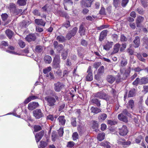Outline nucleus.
<instances>
[{
	"instance_id": "f257e3e1",
	"label": "nucleus",
	"mask_w": 148,
	"mask_h": 148,
	"mask_svg": "<svg viewBox=\"0 0 148 148\" xmlns=\"http://www.w3.org/2000/svg\"><path fill=\"white\" fill-rule=\"evenodd\" d=\"M94 97L108 101L109 100L110 97L102 91L98 92L94 94Z\"/></svg>"
},
{
	"instance_id": "f03ea898",
	"label": "nucleus",
	"mask_w": 148,
	"mask_h": 148,
	"mask_svg": "<svg viewBox=\"0 0 148 148\" xmlns=\"http://www.w3.org/2000/svg\"><path fill=\"white\" fill-rule=\"evenodd\" d=\"M60 62L59 55H56L54 58L52 62V66L56 69H59L60 68Z\"/></svg>"
},
{
	"instance_id": "7ed1b4c3",
	"label": "nucleus",
	"mask_w": 148,
	"mask_h": 148,
	"mask_svg": "<svg viewBox=\"0 0 148 148\" xmlns=\"http://www.w3.org/2000/svg\"><path fill=\"white\" fill-rule=\"evenodd\" d=\"M45 99L47 101V105L49 106L52 107L56 105V100L53 97L51 96H48L46 97Z\"/></svg>"
},
{
	"instance_id": "20e7f679",
	"label": "nucleus",
	"mask_w": 148,
	"mask_h": 148,
	"mask_svg": "<svg viewBox=\"0 0 148 148\" xmlns=\"http://www.w3.org/2000/svg\"><path fill=\"white\" fill-rule=\"evenodd\" d=\"M78 28L77 27H75L72 30L70 31L67 34L66 38L68 40H69L73 36H74L77 32Z\"/></svg>"
},
{
	"instance_id": "39448f33",
	"label": "nucleus",
	"mask_w": 148,
	"mask_h": 148,
	"mask_svg": "<svg viewBox=\"0 0 148 148\" xmlns=\"http://www.w3.org/2000/svg\"><path fill=\"white\" fill-rule=\"evenodd\" d=\"M34 116L36 119H39L44 116L43 113L40 109H36L33 111Z\"/></svg>"
},
{
	"instance_id": "423d86ee",
	"label": "nucleus",
	"mask_w": 148,
	"mask_h": 148,
	"mask_svg": "<svg viewBox=\"0 0 148 148\" xmlns=\"http://www.w3.org/2000/svg\"><path fill=\"white\" fill-rule=\"evenodd\" d=\"M87 75L86 77V80L87 81H91L93 80V76L91 70V67L89 66L87 71Z\"/></svg>"
},
{
	"instance_id": "0eeeda50",
	"label": "nucleus",
	"mask_w": 148,
	"mask_h": 148,
	"mask_svg": "<svg viewBox=\"0 0 148 148\" xmlns=\"http://www.w3.org/2000/svg\"><path fill=\"white\" fill-rule=\"evenodd\" d=\"M119 133L122 136L126 135L128 132L127 127L125 125H123L119 129Z\"/></svg>"
},
{
	"instance_id": "6e6552de",
	"label": "nucleus",
	"mask_w": 148,
	"mask_h": 148,
	"mask_svg": "<svg viewBox=\"0 0 148 148\" xmlns=\"http://www.w3.org/2000/svg\"><path fill=\"white\" fill-rule=\"evenodd\" d=\"M54 90L57 92H59L64 87V85L62 83L58 82L54 84Z\"/></svg>"
},
{
	"instance_id": "1a4fd4ad",
	"label": "nucleus",
	"mask_w": 148,
	"mask_h": 148,
	"mask_svg": "<svg viewBox=\"0 0 148 148\" xmlns=\"http://www.w3.org/2000/svg\"><path fill=\"white\" fill-rule=\"evenodd\" d=\"M53 12H54L55 14L57 15H59L62 16L66 18H68V15L67 13L64 12H62L60 10H53Z\"/></svg>"
},
{
	"instance_id": "9d476101",
	"label": "nucleus",
	"mask_w": 148,
	"mask_h": 148,
	"mask_svg": "<svg viewBox=\"0 0 148 148\" xmlns=\"http://www.w3.org/2000/svg\"><path fill=\"white\" fill-rule=\"evenodd\" d=\"M25 39L26 41L30 42L35 41L36 39V36L34 34H30L27 36Z\"/></svg>"
},
{
	"instance_id": "9b49d317",
	"label": "nucleus",
	"mask_w": 148,
	"mask_h": 148,
	"mask_svg": "<svg viewBox=\"0 0 148 148\" xmlns=\"http://www.w3.org/2000/svg\"><path fill=\"white\" fill-rule=\"evenodd\" d=\"M44 134V131L42 130L36 134L35 135V138L37 143H38L40 141L43 136Z\"/></svg>"
},
{
	"instance_id": "f8f14e48",
	"label": "nucleus",
	"mask_w": 148,
	"mask_h": 148,
	"mask_svg": "<svg viewBox=\"0 0 148 148\" xmlns=\"http://www.w3.org/2000/svg\"><path fill=\"white\" fill-rule=\"evenodd\" d=\"M39 105L38 102H31L28 104V108L29 110H32L38 107Z\"/></svg>"
},
{
	"instance_id": "ddd939ff",
	"label": "nucleus",
	"mask_w": 148,
	"mask_h": 148,
	"mask_svg": "<svg viewBox=\"0 0 148 148\" xmlns=\"http://www.w3.org/2000/svg\"><path fill=\"white\" fill-rule=\"evenodd\" d=\"M53 45L55 48L56 49L57 51L60 52L63 49V46L62 45L58 44L57 41H55L54 42Z\"/></svg>"
},
{
	"instance_id": "4468645a",
	"label": "nucleus",
	"mask_w": 148,
	"mask_h": 148,
	"mask_svg": "<svg viewBox=\"0 0 148 148\" xmlns=\"http://www.w3.org/2000/svg\"><path fill=\"white\" fill-rule=\"evenodd\" d=\"M91 104L94 105H96L97 107H99L101 106V101L97 98H94L90 100Z\"/></svg>"
},
{
	"instance_id": "2eb2a0df",
	"label": "nucleus",
	"mask_w": 148,
	"mask_h": 148,
	"mask_svg": "<svg viewBox=\"0 0 148 148\" xmlns=\"http://www.w3.org/2000/svg\"><path fill=\"white\" fill-rule=\"evenodd\" d=\"M115 80V77L112 75H108L106 76V80L110 84H112Z\"/></svg>"
},
{
	"instance_id": "dca6fc26",
	"label": "nucleus",
	"mask_w": 148,
	"mask_h": 148,
	"mask_svg": "<svg viewBox=\"0 0 148 148\" xmlns=\"http://www.w3.org/2000/svg\"><path fill=\"white\" fill-rule=\"evenodd\" d=\"M92 1V0H84L82 1V3L84 7H89L91 6Z\"/></svg>"
},
{
	"instance_id": "f3484780",
	"label": "nucleus",
	"mask_w": 148,
	"mask_h": 148,
	"mask_svg": "<svg viewBox=\"0 0 148 148\" xmlns=\"http://www.w3.org/2000/svg\"><path fill=\"white\" fill-rule=\"evenodd\" d=\"M118 118L120 121L125 122H127L128 121L127 117L122 113L118 114Z\"/></svg>"
},
{
	"instance_id": "a211bd4d",
	"label": "nucleus",
	"mask_w": 148,
	"mask_h": 148,
	"mask_svg": "<svg viewBox=\"0 0 148 148\" xmlns=\"http://www.w3.org/2000/svg\"><path fill=\"white\" fill-rule=\"evenodd\" d=\"M108 31L107 30H104L102 31L100 33L99 40L100 41L103 40L106 36Z\"/></svg>"
},
{
	"instance_id": "6ab92c4d",
	"label": "nucleus",
	"mask_w": 148,
	"mask_h": 148,
	"mask_svg": "<svg viewBox=\"0 0 148 148\" xmlns=\"http://www.w3.org/2000/svg\"><path fill=\"white\" fill-rule=\"evenodd\" d=\"M86 29L83 24L80 25L78 31L81 36H84L85 35Z\"/></svg>"
},
{
	"instance_id": "aec40b11",
	"label": "nucleus",
	"mask_w": 148,
	"mask_h": 148,
	"mask_svg": "<svg viewBox=\"0 0 148 148\" xmlns=\"http://www.w3.org/2000/svg\"><path fill=\"white\" fill-rule=\"evenodd\" d=\"M144 20V18L140 16H138L136 20V23L137 27H140V24Z\"/></svg>"
},
{
	"instance_id": "412c9836",
	"label": "nucleus",
	"mask_w": 148,
	"mask_h": 148,
	"mask_svg": "<svg viewBox=\"0 0 148 148\" xmlns=\"http://www.w3.org/2000/svg\"><path fill=\"white\" fill-rule=\"evenodd\" d=\"M65 117L64 116H60L58 118L60 125H65L66 122V120L65 119Z\"/></svg>"
},
{
	"instance_id": "4be33fe9",
	"label": "nucleus",
	"mask_w": 148,
	"mask_h": 148,
	"mask_svg": "<svg viewBox=\"0 0 148 148\" xmlns=\"http://www.w3.org/2000/svg\"><path fill=\"white\" fill-rule=\"evenodd\" d=\"M133 42L135 45L134 46L135 48H136L139 47L140 42L139 37L138 36H136Z\"/></svg>"
},
{
	"instance_id": "5701e85b",
	"label": "nucleus",
	"mask_w": 148,
	"mask_h": 148,
	"mask_svg": "<svg viewBox=\"0 0 148 148\" xmlns=\"http://www.w3.org/2000/svg\"><path fill=\"white\" fill-rule=\"evenodd\" d=\"M34 21L35 23L38 25H41L44 26L45 24V22L42 19H36Z\"/></svg>"
},
{
	"instance_id": "b1692460",
	"label": "nucleus",
	"mask_w": 148,
	"mask_h": 148,
	"mask_svg": "<svg viewBox=\"0 0 148 148\" xmlns=\"http://www.w3.org/2000/svg\"><path fill=\"white\" fill-rule=\"evenodd\" d=\"M91 112L92 113L97 114L101 112V109L96 107L92 106L91 108Z\"/></svg>"
},
{
	"instance_id": "393cba45",
	"label": "nucleus",
	"mask_w": 148,
	"mask_h": 148,
	"mask_svg": "<svg viewBox=\"0 0 148 148\" xmlns=\"http://www.w3.org/2000/svg\"><path fill=\"white\" fill-rule=\"evenodd\" d=\"M113 43V42H108L105 45L103 46V49L106 50H109L112 47Z\"/></svg>"
},
{
	"instance_id": "a878e982",
	"label": "nucleus",
	"mask_w": 148,
	"mask_h": 148,
	"mask_svg": "<svg viewBox=\"0 0 148 148\" xmlns=\"http://www.w3.org/2000/svg\"><path fill=\"white\" fill-rule=\"evenodd\" d=\"M134 106V103L133 100H130L129 101L127 106L128 108H131L132 110L133 109V108Z\"/></svg>"
},
{
	"instance_id": "bb28decb",
	"label": "nucleus",
	"mask_w": 148,
	"mask_h": 148,
	"mask_svg": "<svg viewBox=\"0 0 148 148\" xmlns=\"http://www.w3.org/2000/svg\"><path fill=\"white\" fill-rule=\"evenodd\" d=\"M44 61L46 64H50L52 61L51 57L48 55L45 56L44 58Z\"/></svg>"
},
{
	"instance_id": "cd10ccee",
	"label": "nucleus",
	"mask_w": 148,
	"mask_h": 148,
	"mask_svg": "<svg viewBox=\"0 0 148 148\" xmlns=\"http://www.w3.org/2000/svg\"><path fill=\"white\" fill-rule=\"evenodd\" d=\"M120 46L121 45L119 43L115 44L114 47L113 53H117L119 51Z\"/></svg>"
},
{
	"instance_id": "c85d7f7f",
	"label": "nucleus",
	"mask_w": 148,
	"mask_h": 148,
	"mask_svg": "<svg viewBox=\"0 0 148 148\" xmlns=\"http://www.w3.org/2000/svg\"><path fill=\"white\" fill-rule=\"evenodd\" d=\"M5 32L8 38L10 39L11 38L13 34V32L10 29H8L5 31Z\"/></svg>"
},
{
	"instance_id": "c756f323",
	"label": "nucleus",
	"mask_w": 148,
	"mask_h": 148,
	"mask_svg": "<svg viewBox=\"0 0 148 148\" xmlns=\"http://www.w3.org/2000/svg\"><path fill=\"white\" fill-rule=\"evenodd\" d=\"M136 90L134 88L131 89L129 92L128 97H133L135 95Z\"/></svg>"
},
{
	"instance_id": "7c9ffc66",
	"label": "nucleus",
	"mask_w": 148,
	"mask_h": 148,
	"mask_svg": "<svg viewBox=\"0 0 148 148\" xmlns=\"http://www.w3.org/2000/svg\"><path fill=\"white\" fill-rule=\"evenodd\" d=\"M35 51L36 52L38 53H42L43 52L42 47L41 45H37L35 47Z\"/></svg>"
},
{
	"instance_id": "2f4dec72",
	"label": "nucleus",
	"mask_w": 148,
	"mask_h": 148,
	"mask_svg": "<svg viewBox=\"0 0 148 148\" xmlns=\"http://www.w3.org/2000/svg\"><path fill=\"white\" fill-rule=\"evenodd\" d=\"M105 135V134L104 133H101L99 134L97 137L98 140L99 141H101L102 140L104 139Z\"/></svg>"
},
{
	"instance_id": "473e14b6",
	"label": "nucleus",
	"mask_w": 148,
	"mask_h": 148,
	"mask_svg": "<svg viewBox=\"0 0 148 148\" xmlns=\"http://www.w3.org/2000/svg\"><path fill=\"white\" fill-rule=\"evenodd\" d=\"M56 39L59 42L62 43L64 42L66 40L65 37L62 35H60L57 36Z\"/></svg>"
},
{
	"instance_id": "72a5a7b5",
	"label": "nucleus",
	"mask_w": 148,
	"mask_h": 148,
	"mask_svg": "<svg viewBox=\"0 0 148 148\" xmlns=\"http://www.w3.org/2000/svg\"><path fill=\"white\" fill-rule=\"evenodd\" d=\"M29 24V22L27 21H23L20 23V26L22 27H26Z\"/></svg>"
},
{
	"instance_id": "f704fd0d",
	"label": "nucleus",
	"mask_w": 148,
	"mask_h": 148,
	"mask_svg": "<svg viewBox=\"0 0 148 148\" xmlns=\"http://www.w3.org/2000/svg\"><path fill=\"white\" fill-rule=\"evenodd\" d=\"M100 145L106 147V148H110V143L107 142H102L100 143Z\"/></svg>"
},
{
	"instance_id": "c9c22d12",
	"label": "nucleus",
	"mask_w": 148,
	"mask_h": 148,
	"mask_svg": "<svg viewBox=\"0 0 148 148\" xmlns=\"http://www.w3.org/2000/svg\"><path fill=\"white\" fill-rule=\"evenodd\" d=\"M140 85L145 84L148 83V79L147 77H143L140 79Z\"/></svg>"
},
{
	"instance_id": "e433bc0d",
	"label": "nucleus",
	"mask_w": 148,
	"mask_h": 148,
	"mask_svg": "<svg viewBox=\"0 0 148 148\" xmlns=\"http://www.w3.org/2000/svg\"><path fill=\"white\" fill-rule=\"evenodd\" d=\"M27 0H18L17 3L19 5L23 6L25 5Z\"/></svg>"
},
{
	"instance_id": "4c0bfd02",
	"label": "nucleus",
	"mask_w": 148,
	"mask_h": 148,
	"mask_svg": "<svg viewBox=\"0 0 148 148\" xmlns=\"http://www.w3.org/2000/svg\"><path fill=\"white\" fill-rule=\"evenodd\" d=\"M47 145V144L46 142L41 141L40 142V144L38 146L39 148H44Z\"/></svg>"
},
{
	"instance_id": "58836bf2",
	"label": "nucleus",
	"mask_w": 148,
	"mask_h": 148,
	"mask_svg": "<svg viewBox=\"0 0 148 148\" xmlns=\"http://www.w3.org/2000/svg\"><path fill=\"white\" fill-rule=\"evenodd\" d=\"M76 144L73 141H70L67 143L66 147L69 148H72L74 147Z\"/></svg>"
},
{
	"instance_id": "ea45409f",
	"label": "nucleus",
	"mask_w": 148,
	"mask_h": 148,
	"mask_svg": "<svg viewBox=\"0 0 148 148\" xmlns=\"http://www.w3.org/2000/svg\"><path fill=\"white\" fill-rule=\"evenodd\" d=\"M132 84L134 86H137L138 84L140 85V79L139 77H137L136 79L132 82Z\"/></svg>"
},
{
	"instance_id": "a19ab883",
	"label": "nucleus",
	"mask_w": 148,
	"mask_h": 148,
	"mask_svg": "<svg viewBox=\"0 0 148 148\" xmlns=\"http://www.w3.org/2000/svg\"><path fill=\"white\" fill-rule=\"evenodd\" d=\"M117 123V121L115 120H108L107 121V124L110 125H115Z\"/></svg>"
},
{
	"instance_id": "79ce46f5",
	"label": "nucleus",
	"mask_w": 148,
	"mask_h": 148,
	"mask_svg": "<svg viewBox=\"0 0 148 148\" xmlns=\"http://www.w3.org/2000/svg\"><path fill=\"white\" fill-rule=\"evenodd\" d=\"M33 128L34 129V132H37L42 129V127L39 125H35Z\"/></svg>"
},
{
	"instance_id": "37998d69",
	"label": "nucleus",
	"mask_w": 148,
	"mask_h": 148,
	"mask_svg": "<svg viewBox=\"0 0 148 148\" xmlns=\"http://www.w3.org/2000/svg\"><path fill=\"white\" fill-rule=\"evenodd\" d=\"M71 123L73 127H76V126L77 122L75 118L73 117L71 118Z\"/></svg>"
},
{
	"instance_id": "c03bdc74",
	"label": "nucleus",
	"mask_w": 148,
	"mask_h": 148,
	"mask_svg": "<svg viewBox=\"0 0 148 148\" xmlns=\"http://www.w3.org/2000/svg\"><path fill=\"white\" fill-rule=\"evenodd\" d=\"M104 71V67L103 66H101L99 69L97 71L98 74H101L103 73Z\"/></svg>"
},
{
	"instance_id": "a18cd8bd",
	"label": "nucleus",
	"mask_w": 148,
	"mask_h": 148,
	"mask_svg": "<svg viewBox=\"0 0 148 148\" xmlns=\"http://www.w3.org/2000/svg\"><path fill=\"white\" fill-rule=\"evenodd\" d=\"M116 82L117 83H119L120 82L122 81V80H123L121 77V75L119 73H118L116 75Z\"/></svg>"
},
{
	"instance_id": "49530a36",
	"label": "nucleus",
	"mask_w": 148,
	"mask_h": 148,
	"mask_svg": "<svg viewBox=\"0 0 148 148\" xmlns=\"http://www.w3.org/2000/svg\"><path fill=\"white\" fill-rule=\"evenodd\" d=\"M127 64V62L126 59L123 58L122 59L120 65L121 66H125Z\"/></svg>"
},
{
	"instance_id": "de8ad7c7",
	"label": "nucleus",
	"mask_w": 148,
	"mask_h": 148,
	"mask_svg": "<svg viewBox=\"0 0 148 148\" xmlns=\"http://www.w3.org/2000/svg\"><path fill=\"white\" fill-rule=\"evenodd\" d=\"M107 117V115L106 114L103 113L101 114L99 116V119L102 121L105 120Z\"/></svg>"
},
{
	"instance_id": "09e8293b",
	"label": "nucleus",
	"mask_w": 148,
	"mask_h": 148,
	"mask_svg": "<svg viewBox=\"0 0 148 148\" xmlns=\"http://www.w3.org/2000/svg\"><path fill=\"white\" fill-rule=\"evenodd\" d=\"M142 139V136L140 135H139L136 138L135 140L136 143H140Z\"/></svg>"
},
{
	"instance_id": "8fccbe9b",
	"label": "nucleus",
	"mask_w": 148,
	"mask_h": 148,
	"mask_svg": "<svg viewBox=\"0 0 148 148\" xmlns=\"http://www.w3.org/2000/svg\"><path fill=\"white\" fill-rule=\"evenodd\" d=\"M8 43L7 42L3 41L1 42L0 44V48H2L3 47V46L5 47L6 46H8Z\"/></svg>"
},
{
	"instance_id": "3c124183",
	"label": "nucleus",
	"mask_w": 148,
	"mask_h": 148,
	"mask_svg": "<svg viewBox=\"0 0 148 148\" xmlns=\"http://www.w3.org/2000/svg\"><path fill=\"white\" fill-rule=\"evenodd\" d=\"M129 0H122L121 5L123 8L125 7L129 2Z\"/></svg>"
},
{
	"instance_id": "603ef678",
	"label": "nucleus",
	"mask_w": 148,
	"mask_h": 148,
	"mask_svg": "<svg viewBox=\"0 0 148 148\" xmlns=\"http://www.w3.org/2000/svg\"><path fill=\"white\" fill-rule=\"evenodd\" d=\"M51 67H48L43 69V72L45 74H47L51 71Z\"/></svg>"
},
{
	"instance_id": "864d4df0",
	"label": "nucleus",
	"mask_w": 148,
	"mask_h": 148,
	"mask_svg": "<svg viewBox=\"0 0 148 148\" xmlns=\"http://www.w3.org/2000/svg\"><path fill=\"white\" fill-rule=\"evenodd\" d=\"M72 138L73 140H75L79 138V135L77 132H75L73 134Z\"/></svg>"
},
{
	"instance_id": "5fc2aeb1",
	"label": "nucleus",
	"mask_w": 148,
	"mask_h": 148,
	"mask_svg": "<svg viewBox=\"0 0 148 148\" xmlns=\"http://www.w3.org/2000/svg\"><path fill=\"white\" fill-rule=\"evenodd\" d=\"M46 76L47 77H49V79L51 80L54 79L55 78L53 74L51 72H50L49 75L48 74H47Z\"/></svg>"
},
{
	"instance_id": "6e6d98bb",
	"label": "nucleus",
	"mask_w": 148,
	"mask_h": 148,
	"mask_svg": "<svg viewBox=\"0 0 148 148\" xmlns=\"http://www.w3.org/2000/svg\"><path fill=\"white\" fill-rule=\"evenodd\" d=\"M53 116L52 114H49L47 116L46 119L47 120H50L51 121H55V119L53 118Z\"/></svg>"
},
{
	"instance_id": "4d7b16f0",
	"label": "nucleus",
	"mask_w": 148,
	"mask_h": 148,
	"mask_svg": "<svg viewBox=\"0 0 148 148\" xmlns=\"http://www.w3.org/2000/svg\"><path fill=\"white\" fill-rule=\"evenodd\" d=\"M69 4L72 5L73 4L72 0H64V4L65 5L67 4Z\"/></svg>"
},
{
	"instance_id": "13d9d810",
	"label": "nucleus",
	"mask_w": 148,
	"mask_h": 148,
	"mask_svg": "<svg viewBox=\"0 0 148 148\" xmlns=\"http://www.w3.org/2000/svg\"><path fill=\"white\" fill-rule=\"evenodd\" d=\"M120 3V0H113V4L115 8L118 6Z\"/></svg>"
},
{
	"instance_id": "bf43d9fd",
	"label": "nucleus",
	"mask_w": 148,
	"mask_h": 148,
	"mask_svg": "<svg viewBox=\"0 0 148 148\" xmlns=\"http://www.w3.org/2000/svg\"><path fill=\"white\" fill-rule=\"evenodd\" d=\"M62 26L67 28L70 26V22L69 21H66L64 23Z\"/></svg>"
},
{
	"instance_id": "052dcab7",
	"label": "nucleus",
	"mask_w": 148,
	"mask_h": 148,
	"mask_svg": "<svg viewBox=\"0 0 148 148\" xmlns=\"http://www.w3.org/2000/svg\"><path fill=\"white\" fill-rule=\"evenodd\" d=\"M1 18L3 21H5L8 18V15L6 13L3 14L1 15Z\"/></svg>"
},
{
	"instance_id": "680f3d73",
	"label": "nucleus",
	"mask_w": 148,
	"mask_h": 148,
	"mask_svg": "<svg viewBox=\"0 0 148 148\" xmlns=\"http://www.w3.org/2000/svg\"><path fill=\"white\" fill-rule=\"evenodd\" d=\"M58 133L60 136L62 137V136L64 133V130L63 127H61L58 130Z\"/></svg>"
},
{
	"instance_id": "e2e57ef3",
	"label": "nucleus",
	"mask_w": 148,
	"mask_h": 148,
	"mask_svg": "<svg viewBox=\"0 0 148 148\" xmlns=\"http://www.w3.org/2000/svg\"><path fill=\"white\" fill-rule=\"evenodd\" d=\"M18 44L20 47L22 48L24 47L25 45V42L22 40H19Z\"/></svg>"
},
{
	"instance_id": "0e129e2a",
	"label": "nucleus",
	"mask_w": 148,
	"mask_h": 148,
	"mask_svg": "<svg viewBox=\"0 0 148 148\" xmlns=\"http://www.w3.org/2000/svg\"><path fill=\"white\" fill-rule=\"evenodd\" d=\"M16 5L13 3H10V5L8 8L10 9H16Z\"/></svg>"
},
{
	"instance_id": "69168bd1",
	"label": "nucleus",
	"mask_w": 148,
	"mask_h": 148,
	"mask_svg": "<svg viewBox=\"0 0 148 148\" xmlns=\"http://www.w3.org/2000/svg\"><path fill=\"white\" fill-rule=\"evenodd\" d=\"M143 44L148 46V38L146 36L144 37L143 38Z\"/></svg>"
},
{
	"instance_id": "338daca9",
	"label": "nucleus",
	"mask_w": 148,
	"mask_h": 148,
	"mask_svg": "<svg viewBox=\"0 0 148 148\" xmlns=\"http://www.w3.org/2000/svg\"><path fill=\"white\" fill-rule=\"evenodd\" d=\"M134 121L136 125H139V121H138V118L137 116L134 118Z\"/></svg>"
},
{
	"instance_id": "774afa93",
	"label": "nucleus",
	"mask_w": 148,
	"mask_h": 148,
	"mask_svg": "<svg viewBox=\"0 0 148 148\" xmlns=\"http://www.w3.org/2000/svg\"><path fill=\"white\" fill-rule=\"evenodd\" d=\"M126 44L124 43L122 44L121 45V46L120 47V51H123L126 48Z\"/></svg>"
}]
</instances>
